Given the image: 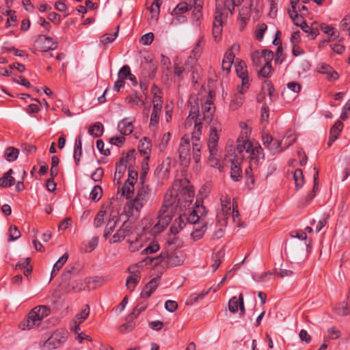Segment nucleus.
Segmentation results:
<instances>
[{
	"instance_id": "1",
	"label": "nucleus",
	"mask_w": 350,
	"mask_h": 350,
	"mask_svg": "<svg viewBox=\"0 0 350 350\" xmlns=\"http://www.w3.org/2000/svg\"><path fill=\"white\" fill-rule=\"evenodd\" d=\"M214 94L213 91L209 92L204 105L203 107V122L210 125V135L208 143V148L210 152V161L211 165H217L218 159L216 158L217 153V142L219 139V133L221 131L220 123L213 119L215 107L213 105Z\"/></svg>"
},
{
	"instance_id": "2",
	"label": "nucleus",
	"mask_w": 350,
	"mask_h": 350,
	"mask_svg": "<svg viewBox=\"0 0 350 350\" xmlns=\"http://www.w3.org/2000/svg\"><path fill=\"white\" fill-rule=\"evenodd\" d=\"M202 104V114L200 113L199 100L196 96H192L189 100V114L185 120V126L187 127L191 126L193 123L195 124L194 130L192 133V153L193 159L196 163H198L200 160V151L202 144L200 142L201 135V129L203 122V107Z\"/></svg>"
},
{
	"instance_id": "3",
	"label": "nucleus",
	"mask_w": 350,
	"mask_h": 350,
	"mask_svg": "<svg viewBox=\"0 0 350 350\" xmlns=\"http://www.w3.org/2000/svg\"><path fill=\"white\" fill-rule=\"evenodd\" d=\"M237 142V150L234 152L242 160L246 157L249 159V165L245 170V174L252 178V183H254L252 172L257 169L260 161L264 160L263 150L258 143L249 140L238 139Z\"/></svg>"
},
{
	"instance_id": "4",
	"label": "nucleus",
	"mask_w": 350,
	"mask_h": 350,
	"mask_svg": "<svg viewBox=\"0 0 350 350\" xmlns=\"http://www.w3.org/2000/svg\"><path fill=\"white\" fill-rule=\"evenodd\" d=\"M167 260V263L170 267H177L181 265L185 259V254L180 250H174L172 243H169V248L166 252L161 253L156 258L147 257L139 263V266L145 265H151L156 266L161 263L163 260Z\"/></svg>"
},
{
	"instance_id": "5",
	"label": "nucleus",
	"mask_w": 350,
	"mask_h": 350,
	"mask_svg": "<svg viewBox=\"0 0 350 350\" xmlns=\"http://www.w3.org/2000/svg\"><path fill=\"white\" fill-rule=\"evenodd\" d=\"M145 176V172L141 176V185L137 188L135 198L129 204V208L131 209L129 212L132 215H134V211L139 212L150 198V189L148 185L144 184V182Z\"/></svg>"
},
{
	"instance_id": "6",
	"label": "nucleus",
	"mask_w": 350,
	"mask_h": 350,
	"mask_svg": "<svg viewBox=\"0 0 350 350\" xmlns=\"http://www.w3.org/2000/svg\"><path fill=\"white\" fill-rule=\"evenodd\" d=\"M50 313V309L45 306L35 307L28 314L27 319L21 324L22 329H31L40 325L43 319Z\"/></svg>"
},
{
	"instance_id": "7",
	"label": "nucleus",
	"mask_w": 350,
	"mask_h": 350,
	"mask_svg": "<svg viewBox=\"0 0 350 350\" xmlns=\"http://www.w3.org/2000/svg\"><path fill=\"white\" fill-rule=\"evenodd\" d=\"M170 198L172 199L168 200L167 196H166L165 197L164 204L159 211L158 216L159 221L155 225V228H157L158 230L165 228L171 220V217L168 213V209L170 206L172 205L175 201V199L172 196H170Z\"/></svg>"
},
{
	"instance_id": "8",
	"label": "nucleus",
	"mask_w": 350,
	"mask_h": 350,
	"mask_svg": "<svg viewBox=\"0 0 350 350\" xmlns=\"http://www.w3.org/2000/svg\"><path fill=\"white\" fill-rule=\"evenodd\" d=\"M240 45L237 43H234L226 51L222 60L223 64H229V66H242L244 62L236 56L239 53Z\"/></svg>"
},
{
	"instance_id": "9",
	"label": "nucleus",
	"mask_w": 350,
	"mask_h": 350,
	"mask_svg": "<svg viewBox=\"0 0 350 350\" xmlns=\"http://www.w3.org/2000/svg\"><path fill=\"white\" fill-rule=\"evenodd\" d=\"M251 57L255 66H270L274 58V53L267 49L258 50L254 51Z\"/></svg>"
},
{
	"instance_id": "10",
	"label": "nucleus",
	"mask_w": 350,
	"mask_h": 350,
	"mask_svg": "<svg viewBox=\"0 0 350 350\" xmlns=\"http://www.w3.org/2000/svg\"><path fill=\"white\" fill-rule=\"evenodd\" d=\"M178 156L180 164L185 167L188 166L191 161V147L189 137L187 136L183 137L180 140Z\"/></svg>"
},
{
	"instance_id": "11",
	"label": "nucleus",
	"mask_w": 350,
	"mask_h": 350,
	"mask_svg": "<svg viewBox=\"0 0 350 350\" xmlns=\"http://www.w3.org/2000/svg\"><path fill=\"white\" fill-rule=\"evenodd\" d=\"M66 340V333L55 332L40 345L42 350H52L59 347Z\"/></svg>"
},
{
	"instance_id": "12",
	"label": "nucleus",
	"mask_w": 350,
	"mask_h": 350,
	"mask_svg": "<svg viewBox=\"0 0 350 350\" xmlns=\"http://www.w3.org/2000/svg\"><path fill=\"white\" fill-rule=\"evenodd\" d=\"M224 11L225 10L221 8V4L216 5L214 21L213 23V35L216 42H218L221 38L223 23L222 16Z\"/></svg>"
},
{
	"instance_id": "13",
	"label": "nucleus",
	"mask_w": 350,
	"mask_h": 350,
	"mask_svg": "<svg viewBox=\"0 0 350 350\" xmlns=\"http://www.w3.org/2000/svg\"><path fill=\"white\" fill-rule=\"evenodd\" d=\"M228 159L231 163L230 176L234 181H238L242 174L240 165L243 160L237 156L235 152L228 155Z\"/></svg>"
},
{
	"instance_id": "14",
	"label": "nucleus",
	"mask_w": 350,
	"mask_h": 350,
	"mask_svg": "<svg viewBox=\"0 0 350 350\" xmlns=\"http://www.w3.org/2000/svg\"><path fill=\"white\" fill-rule=\"evenodd\" d=\"M57 44V42H54L52 38L44 35H40L35 42L36 49L44 52L55 49Z\"/></svg>"
},
{
	"instance_id": "15",
	"label": "nucleus",
	"mask_w": 350,
	"mask_h": 350,
	"mask_svg": "<svg viewBox=\"0 0 350 350\" xmlns=\"http://www.w3.org/2000/svg\"><path fill=\"white\" fill-rule=\"evenodd\" d=\"M198 219L195 216H188V214L184 213L181 215L178 219H176L171 226V232L173 234H177L181 230L180 224H183L184 226L196 224Z\"/></svg>"
},
{
	"instance_id": "16",
	"label": "nucleus",
	"mask_w": 350,
	"mask_h": 350,
	"mask_svg": "<svg viewBox=\"0 0 350 350\" xmlns=\"http://www.w3.org/2000/svg\"><path fill=\"white\" fill-rule=\"evenodd\" d=\"M228 309L233 314H235L239 310L241 315L245 314L244 298L242 293L239 294V297L234 296L230 299Z\"/></svg>"
},
{
	"instance_id": "17",
	"label": "nucleus",
	"mask_w": 350,
	"mask_h": 350,
	"mask_svg": "<svg viewBox=\"0 0 350 350\" xmlns=\"http://www.w3.org/2000/svg\"><path fill=\"white\" fill-rule=\"evenodd\" d=\"M128 271L130 275L126 280V286L130 291H133L140 280L141 273L135 266L130 267Z\"/></svg>"
},
{
	"instance_id": "18",
	"label": "nucleus",
	"mask_w": 350,
	"mask_h": 350,
	"mask_svg": "<svg viewBox=\"0 0 350 350\" xmlns=\"http://www.w3.org/2000/svg\"><path fill=\"white\" fill-rule=\"evenodd\" d=\"M131 232V224L129 222H124L116 232L113 235L109 240L110 243H117L122 241L125 237L129 236Z\"/></svg>"
},
{
	"instance_id": "19",
	"label": "nucleus",
	"mask_w": 350,
	"mask_h": 350,
	"mask_svg": "<svg viewBox=\"0 0 350 350\" xmlns=\"http://www.w3.org/2000/svg\"><path fill=\"white\" fill-rule=\"evenodd\" d=\"M204 44V41L203 40V38L201 37L196 42V46L194 49L192 50L190 56L186 61L185 66H193L196 64L198 58L200 57L201 54Z\"/></svg>"
},
{
	"instance_id": "20",
	"label": "nucleus",
	"mask_w": 350,
	"mask_h": 350,
	"mask_svg": "<svg viewBox=\"0 0 350 350\" xmlns=\"http://www.w3.org/2000/svg\"><path fill=\"white\" fill-rule=\"evenodd\" d=\"M159 280V277H156L148 282L141 292V297L143 298L149 297L158 286Z\"/></svg>"
},
{
	"instance_id": "21",
	"label": "nucleus",
	"mask_w": 350,
	"mask_h": 350,
	"mask_svg": "<svg viewBox=\"0 0 350 350\" xmlns=\"http://www.w3.org/2000/svg\"><path fill=\"white\" fill-rule=\"evenodd\" d=\"M119 217L118 215H111L109 218L107 223L106 224L105 231H104V237L107 239L108 237L111 234V233L116 228L117 224L119 222Z\"/></svg>"
},
{
	"instance_id": "22",
	"label": "nucleus",
	"mask_w": 350,
	"mask_h": 350,
	"mask_svg": "<svg viewBox=\"0 0 350 350\" xmlns=\"http://www.w3.org/2000/svg\"><path fill=\"white\" fill-rule=\"evenodd\" d=\"M243 0H215V3L221 4V8L224 10H228L232 14L234 7L239 5Z\"/></svg>"
},
{
	"instance_id": "23",
	"label": "nucleus",
	"mask_w": 350,
	"mask_h": 350,
	"mask_svg": "<svg viewBox=\"0 0 350 350\" xmlns=\"http://www.w3.org/2000/svg\"><path fill=\"white\" fill-rule=\"evenodd\" d=\"M206 215V208L201 204L200 202H198L195 208L189 213L188 216H195L196 219H198V221L199 224L204 222V217Z\"/></svg>"
},
{
	"instance_id": "24",
	"label": "nucleus",
	"mask_w": 350,
	"mask_h": 350,
	"mask_svg": "<svg viewBox=\"0 0 350 350\" xmlns=\"http://www.w3.org/2000/svg\"><path fill=\"white\" fill-rule=\"evenodd\" d=\"M161 4V0H154L152 2L150 8V22L156 23L158 21L160 14V8Z\"/></svg>"
},
{
	"instance_id": "25",
	"label": "nucleus",
	"mask_w": 350,
	"mask_h": 350,
	"mask_svg": "<svg viewBox=\"0 0 350 350\" xmlns=\"http://www.w3.org/2000/svg\"><path fill=\"white\" fill-rule=\"evenodd\" d=\"M118 128L122 134L127 135L132 133L133 126L132 122L126 118L118 123Z\"/></svg>"
},
{
	"instance_id": "26",
	"label": "nucleus",
	"mask_w": 350,
	"mask_h": 350,
	"mask_svg": "<svg viewBox=\"0 0 350 350\" xmlns=\"http://www.w3.org/2000/svg\"><path fill=\"white\" fill-rule=\"evenodd\" d=\"M317 71L325 75V77L329 81L336 80L339 77L338 73L334 70L332 67H319Z\"/></svg>"
},
{
	"instance_id": "27",
	"label": "nucleus",
	"mask_w": 350,
	"mask_h": 350,
	"mask_svg": "<svg viewBox=\"0 0 350 350\" xmlns=\"http://www.w3.org/2000/svg\"><path fill=\"white\" fill-rule=\"evenodd\" d=\"M68 258V254L67 253H65L62 257L59 258V260L55 262V264L53 265L51 277V278L55 277L57 272L60 270V269L64 266L65 262L67 261Z\"/></svg>"
},
{
	"instance_id": "28",
	"label": "nucleus",
	"mask_w": 350,
	"mask_h": 350,
	"mask_svg": "<svg viewBox=\"0 0 350 350\" xmlns=\"http://www.w3.org/2000/svg\"><path fill=\"white\" fill-rule=\"evenodd\" d=\"M200 224V226L197 228L194 227V229L193 230V232L191 234V236L192 237L194 241H198L200 239L203 237L205 231L206 230V224L205 222L201 223Z\"/></svg>"
},
{
	"instance_id": "29",
	"label": "nucleus",
	"mask_w": 350,
	"mask_h": 350,
	"mask_svg": "<svg viewBox=\"0 0 350 350\" xmlns=\"http://www.w3.org/2000/svg\"><path fill=\"white\" fill-rule=\"evenodd\" d=\"M13 170L10 169L8 172L4 174L3 177L0 178V186L8 187L14 184V178L11 176Z\"/></svg>"
},
{
	"instance_id": "30",
	"label": "nucleus",
	"mask_w": 350,
	"mask_h": 350,
	"mask_svg": "<svg viewBox=\"0 0 350 350\" xmlns=\"http://www.w3.org/2000/svg\"><path fill=\"white\" fill-rule=\"evenodd\" d=\"M82 154V140L81 137H78L75 143L74 159L77 164H79Z\"/></svg>"
},
{
	"instance_id": "31",
	"label": "nucleus",
	"mask_w": 350,
	"mask_h": 350,
	"mask_svg": "<svg viewBox=\"0 0 350 350\" xmlns=\"http://www.w3.org/2000/svg\"><path fill=\"white\" fill-rule=\"evenodd\" d=\"M90 306L88 305L84 306L81 312L76 314L74 319L75 323L81 324L84 320H85L90 314Z\"/></svg>"
},
{
	"instance_id": "32",
	"label": "nucleus",
	"mask_w": 350,
	"mask_h": 350,
	"mask_svg": "<svg viewBox=\"0 0 350 350\" xmlns=\"http://www.w3.org/2000/svg\"><path fill=\"white\" fill-rule=\"evenodd\" d=\"M262 91L263 94H267L271 101L275 100V95L273 85L270 81H265L262 85Z\"/></svg>"
},
{
	"instance_id": "33",
	"label": "nucleus",
	"mask_w": 350,
	"mask_h": 350,
	"mask_svg": "<svg viewBox=\"0 0 350 350\" xmlns=\"http://www.w3.org/2000/svg\"><path fill=\"white\" fill-rule=\"evenodd\" d=\"M211 288L208 289L207 291H202L201 293L196 294L193 293L191 294L186 301V304L187 305H193L196 302H197L199 299H202L204 297L205 295H206L208 292L210 291Z\"/></svg>"
},
{
	"instance_id": "34",
	"label": "nucleus",
	"mask_w": 350,
	"mask_h": 350,
	"mask_svg": "<svg viewBox=\"0 0 350 350\" xmlns=\"http://www.w3.org/2000/svg\"><path fill=\"white\" fill-rule=\"evenodd\" d=\"M288 14L292 19L294 25L298 27H301L302 25V23H305L306 21L304 20L303 16L305 15L304 13L302 14H299L297 11L291 12L288 11Z\"/></svg>"
},
{
	"instance_id": "35",
	"label": "nucleus",
	"mask_w": 350,
	"mask_h": 350,
	"mask_svg": "<svg viewBox=\"0 0 350 350\" xmlns=\"http://www.w3.org/2000/svg\"><path fill=\"white\" fill-rule=\"evenodd\" d=\"M118 77L120 78H127L133 81L134 84H137V80L135 77L131 73L130 67H122L118 72Z\"/></svg>"
},
{
	"instance_id": "36",
	"label": "nucleus",
	"mask_w": 350,
	"mask_h": 350,
	"mask_svg": "<svg viewBox=\"0 0 350 350\" xmlns=\"http://www.w3.org/2000/svg\"><path fill=\"white\" fill-rule=\"evenodd\" d=\"M118 29H119V27L118 26L116 31L113 34L106 33V34L103 35L100 38V42L103 45H107L108 44L113 42L118 36Z\"/></svg>"
},
{
	"instance_id": "37",
	"label": "nucleus",
	"mask_w": 350,
	"mask_h": 350,
	"mask_svg": "<svg viewBox=\"0 0 350 350\" xmlns=\"http://www.w3.org/2000/svg\"><path fill=\"white\" fill-rule=\"evenodd\" d=\"M293 178L296 188L299 189L304 185V178L302 170L300 169H296L294 172Z\"/></svg>"
},
{
	"instance_id": "38",
	"label": "nucleus",
	"mask_w": 350,
	"mask_h": 350,
	"mask_svg": "<svg viewBox=\"0 0 350 350\" xmlns=\"http://www.w3.org/2000/svg\"><path fill=\"white\" fill-rule=\"evenodd\" d=\"M134 191V184L132 183L125 182L124 186L121 189L122 196H125L127 199L131 198Z\"/></svg>"
},
{
	"instance_id": "39",
	"label": "nucleus",
	"mask_w": 350,
	"mask_h": 350,
	"mask_svg": "<svg viewBox=\"0 0 350 350\" xmlns=\"http://www.w3.org/2000/svg\"><path fill=\"white\" fill-rule=\"evenodd\" d=\"M191 5H189L185 2H182L178 3L176 8L173 10L172 14V15H178L185 13L188 10L191 9Z\"/></svg>"
},
{
	"instance_id": "40",
	"label": "nucleus",
	"mask_w": 350,
	"mask_h": 350,
	"mask_svg": "<svg viewBox=\"0 0 350 350\" xmlns=\"http://www.w3.org/2000/svg\"><path fill=\"white\" fill-rule=\"evenodd\" d=\"M220 211L228 215L229 217L231 215L232 211L230 198L226 196L221 199V208Z\"/></svg>"
},
{
	"instance_id": "41",
	"label": "nucleus",
	"mask_w": 350,
	"mask_h": 350,
	"mask_svg": "<svg viewBox=\"0 0 350 350\" xmlns=\"http://www.w3.org/2000/svg\"><path fill=\"white\" fill-rule=\"evenodd\" d=\"M334 310L336 314L339 316H346L349 314L347 304L344 302L339 303L337 306H336L334 307Z\"/></svg>"
},
{
	"instance_id": "42",
	"label": "nucleus",
	"mask_w": 350,
	"mask_h": 350,
	"mask_svg": "<svg viewBox=\"0 0 350 350\" xmlns=\"http://www.w3.org/2000/svg\"><path fill=\"white\" fill-rule=\"evenodd\" d=\"M18 155V150L12 147H9L5 150V157L9 161L16 159Z\"/></svg>"
},
{
	"instance_id": "43",
	"label": "nucleus",
	"mask_w": 350,
	"mask_h": 350,
	"mask_svg": "<svg viewBox=\"0 0 350 350\" xmlns=\"http://www.w3.org/2000/svg\"><path fill=\"white\" fill-rule=\"evenodd\" d=\"M103 131V126L102 124L99 122H96L93 124L89 129V133L92 135H94L95 137L100 136Z\"/></svg>"
},
{
	"instance_id": "44",
	"label": "nucleus",
	"mask_w": 350,
	"mask_h": 350,
	"mask_svg": "<svg viewBox=\"0 0 350 350\" xmlns=\"http://www.w3.org/2000/svg\"><path fill=\"white\" fill-rule=\"evenodd\" d=\"M281 146L282 141L273 139V142L269 146V150L272 154H275L284 150Z\"/></svg>"
},
{
	"instance_id": "45",
	"label": "nucleus",
	"mask_w": 350,
	"mask_h": 350,
	"mask_svg": "<svg viewBox=\"0 0 350 350\" xmlns=\"http://www.w3.org/2000/svg\"><path fill=\"white\" fill-rule=\"evenodd\" d=\"M106 213L105 211H100L96 214L94 219V226L95 228H99L103 224Z\"/></svg>"
},
{
	"instance_id": "46",
	"label": "nucleus",
	"mask_w": 350,
	"mask_h": 350,
	"mask_svg": "<svg viewBox=\"0 0 350 350\" xmlns=\"http://www.w3.org/2000/svg\"><path fill=\"white\" fill-rule=\"evenodd\" d=\"M340 29L342 31H348L349 36H350V12L340 21Z\"/></svg>"
},
{
	"instance_id": "47",
	"label": "nucleus",
	"mask_w": 350,
	"mask_h": 350,
	"mask_svg": "<svg viewBox=\"0 0 350 350\" xmlns=\"http://www.w3.org/2000/svg\"><path fill=\"white\" fill-rule=\"evenodd\" d=\"M320 28L323 33L330 36L332 38H336L338 37L336 31L332 26L322 24Z\"/></svg>"
},
{
	"instance_id": "48",
	"label": "nucleus",
	"mask_w": 350,
	"mask_h": 350,
	"mask_svg": "<svg viewBox=\"0 0 350 350\" xmlns=\"http://www.w3.org/2000/svg\"><path fill=\"white\" fill-rule=\"evenodd\" d=\"M102 193V188L98 185H96L93 187L90 193V198L94 201H97L101 198Z\"/></svg>"
},
{
	"instance_id": "49",
	"label": "nucleus",
	"mask_w": 350,
	"mask_h": 350,
	"mask_svg": "<svg viewBox=\"0 0 350 350\" xmlns=\"http://www.w3.org/2000/svg\"><path fill=\"white\" fill-rule=\"evenodd\" d=\"M10 241H15L20 238L21 232L16 226H11L8 230Z\"/></svg>"
},
{
	"instance_id": "50",
	"label": "nucleus",
	"mask_w": 350,
	"mask_h": 350,
	"mask_svg": "<svg viewBox=\"0 0 350 350\" xmlns=\"http://www.w3.org/2000/svg\"><path fill=\"white\" fill-rule=\"evenodd\" d=\"M162 107H157V109L155 106H153L152 112L150 117V124L154 126L157 124L159 122V114L161 111Z\"/></svg>"
},
{
	"instance_id": "51",
	"label": "nucleus",
	"mask_w": 350,
	"mask_h": 350,
	"mask_svg": "<svg viewBox=\"0 0 350 350\" xmlns=\"http://www.w3.org/2000/svg\"><path fill=\"white\" fill-rule=\"evenodd\" d=\"M98 243V238L97 237H92L88 242V245L84 248L85 252H91L97 246Z\"/></svg>"
},
{
	"instance_id": "52",
	"label": "nucleus",
	"mask_w": 350,
	"mask_h": 350,
	"mask_svg": "<svg viewBox=\"0 0 350 350\" xmlns=\"http://www.w3.org/2000/svg\"><path fill=\"white\" fill-rule=\"evenodd\" d=\"M154 40V34L152 32L143 35L140 38V43L143 45L150 44Z\"/></svg>"
},
{
	"instance_id": "53",
	"label": "nucleus",
	"mask_w": 350,
	"mask_h": 350,
	"mask_svg": "<svg viewBox=\"0 0 350 350\" xmlns=\"http://www.w3.org/2000/svg\"><path fill=\"white\" fill-rule=\"evenodd\" d=\"M193 1L194 5L195 16L198 19L201 16V10L202 9V0H189Z\"/></svg>"
},
{
	"instance_id": "54",
	"label": "nucleus",
	"mask_w": 350,
	"mask_h": 350,
	"mask_svg": "<svg viewBox=\"0 0 350 350\" xmlns=\"http://www.w3.org/2000/svg\"><path fill=\"white\" fill-rule=\"evenodd\" d=\"M267 29V26L266 24H261L259 27L255 31V38L258 40H261L264 36V33Z\"/></svg>"
},
{
	"instance_id": "55",
	"label": "nucleus",
	"mask_w": 350,
	"mask_h": 350,
	"mask_svg": "<svg viewBox=\"0 0 350 350\" xmlns=\"http://www.w3.org/2000/svg\"><path fill=\"white\" fill-rule=\"evenodd\" d=\"M300 27L304 32L309 33L312 39H314L317 37V31L310 27L306 22L302 23V25Z\"/></svg>"
},
{
	"instance_id": "56",
	"label": "nucleus",
	"mask_w": 350,
	"mask_h": 350,
	"mask_svg": "<svg viewBox=\"0 0 350 350\" xmlns=\"http://www.w3.org/2000/svg\"><path fill=\"white\" fill-rule=\"evenodd\" d=\"M228 217V215H226V213H224L219 211L217 215V223L219 224L221 227L225 226H226Z\"/></svg>"
},
{
	"instance_id": "57",
	"label": "nucleus",
	"mask_w": 350,
	"mask_h": 350,
	"mask_svg": "<svg viewBox=\"0 0 350 350\" xmlns=\"http://www.w3.org/2000/svg\"><path fill=\"white\" fill-rule=\"evenodd\" d=\"M273 69L272 67H262L260 70L258 71L259 77L268 78L272 75Z\"/></svg>"
},
{
	"instance_id": "58",
	"label": "nucleus",
	"mask_w": 350,
	"mask_h": 350,
	"mask_svg": "<svg viewBox=\"0 0 350 350\" xmlns=\"http://www.w3.org/2000/svg\"><path fill=\"white\" fill-rule=\"evenodd\" d=\"M223 256L224 252L221 250H220L217 254H215V256H213V259L214 260V263L212 265L213 268V271H215L219 267L221 264L220 258Z\"/></svg>"
},
{
	"instance_id": "59",
	"label": "nucleus",
	"mask_w": 350,
	"mask_h": 350,
	"mask_svg": "<svg viewBox=\"0 0 350 350\" xmlns=\"http://www.w3.org/2000/svg\"><path fill=\"white\" fill-rule=\"evenodd\" d=\"M159 245L157 243H151L148 247H146L142 252V254H152L158 251Z\"/></svg>"
},
{
	"instance_id": "60",
	"label": "nucleus",
	"mask_w": 350,
	"mask_h": 350,
	"mask_svg": "<svg viewBox=\"0 0 350 350\" xmlns=\"http://www.w3.org/2000/svg\"><path fill=\"white\" fill-rule=\"evenodd\" d=\"M127 101L129 103L136 106H142L144 105L143 100L137 95H133L127 98Z\"/></svg>"
},
{
	"instance_id": "61",
	"label": "nucleus",
	"mask_w": 350,
	"mask_h": 350,
	"mask_svg": "<svg viewBox=\"0 0 350 350\" xmlns=\"http://www.w3.org/2000/svg\"><path fill=\"white\" fill-rule=\"evenodd\" d=\"M126 164L124 163V159H121L120 162L116 165V170L115 173V177L118 176V178H120L121 177L122 174L124 172V171L126 169Z\"/></svg>"
},
{
	"instance_id": "62",
	"label": "nucleus",
	"mask_w": 350,
	"mask_h": 350,
	"mask_svg": "<svg viewBox=\"0 0 350 350\" xmlns=\"http://www.w3.org/2000/svg\"><path fill=\"white\" fill-rule=\"evenodd\" d=\"M328 337L329 339L335 340L340 337V332L335 327H330L327 329Z\"/></svg>"
},
{
	"instance_id": "63",
	"label": "nucleus",
	"mask_w": 350,
	"mask_h": 350,
	"mask_svg": "<svg viewBox=\"0 0 350 350\" xmlns=\"http://www.w3.org/2000/svg\"><path fill=\"white\" fill-rule=\"evenodd\" d=\"M262 141L263 145L269 150L271 144L273 141V138L269 133H265L262 135Z\"/></svg>"
},
{
	"instance_id": "64",
	"label": "nucleus",
	"mask_w": 350,
	"mask_h": 350,
	"mask_svg": "<svg viewBox=\"0 0 350 350\" xmlns=\"http://www.w3.org/2000/svg\"><path fill=\"white\" fill-rule=\"evenodd\" d=\"M350 116V100L346 103L343 107L342 112L340 118L342 120H345Z\"/></svg>"
}]
</instances>
